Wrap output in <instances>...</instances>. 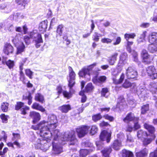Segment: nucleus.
I'll return each instance as SVG.
<instances>
[{
	"label": "nucleus",
	"mask_w": 157,
	"mask_h": 157,
	"mask_svg": "<svg viewBox=\"0 0 157 157\" xmlns=\"http://www.w3.org/2000/svg\"><path fill=\"white\" fill-rule=\"evenodd\" d=\"M139 119V117H135L134 113L130 112L127 115L126 117L123 119V120L124 122L128 123L131 121H137Z\"/></svg>",
	"instance_id": "15"
},
{
	"label": "nucleus",
	"mask_w": 157,
	"mask_h": 157,
	"mask_svg": "<svg viewBox=\"0 0 157 157\" xmlns=\"http://www.w3.org/2000/svg\"><path fill=\"white\" fill-rule=\"evenodd\" d=\"M152 138H145L143 141V144L144 146H146L151 143L152 141Z\"/></svg>",
	"instance_id": "56"
},
{
	"label": "nucleus",
	"mask_w": 157,
	"mask_h": 157,
	"mask_svg": "<svg viewBox=\"0 0 157 157\" xmlns=\"http://www.w3.org/2000/svg\"><path fill=\"white\" fill-rule=\"evenodd\" d=\"M44 130L37 131V133L40 135V138H37L34 136L32 141L37 149H40L44 151H46L50 146V144L48 141L50 140L52 137L54 138V141L52 142V149L54 153L59 154L62 152L61 144L58 143L57 140L61 141L67 140L69 142V145L77 144V140L76 137L75 132L74 131H67L64 132L62 136H60V133L58 129L51 130L49 127H44Z\"/></svg>",
	"instance_id": "1"
},
{
	"label": "nucleus",
	"mask_w": 157,
	"mask_h": 157,
	"mask_svg": "<svg viewBox=\"0 0 157 157\" xmlns=\"http://www.w3.org/2000/svg\"><path fill=\"white\" fill-rule=\"evenodd\" d=\"M98 130V127L95 125H93L91 127L90 133L92 135H93L97 133Z\"/></svg>",
	"instance_id": "44"
},
{
	"label": "nucleus",
	"mask_w": 157,
	"mask_h": 157,
	"mask_svg": "<svg viewBox=\"0 0 157 157\" xmlns=\"http://www.w3.org/2000/svg\"><path fill=\"white\" fill-rule=\"evenodd\" d=\"M35 98L36 101L40 102L41 103H43L44 101L43 96L39 93H38L36 94Z\"/></svg>",
	"instance_id": "38"
},
{
	"label": "nucleus",
	"mask_w": 157,
	"mask_h": 157,
	"mask_svg": "<svg viewBox=\"0 0 157 157\" xmlns=\"http://www.w3.org/2000/svg\"><path fill=\"white\" fill-rule=\"evenodd\" d=\"M24 16L22 13H17L13 16V18L16 21H20L21 19L23 18Z\"/></svg>",
	"instance_id": "42"
},
{
	"label": "nucleus",
	"mask_w": 157,
	"mask_h": 157,
	"mask_svg": "<svg viewBox=\"0 0 157 157\" xmlns=\"http://www.w3.org/2000/svg\"><path fill=\"white\" fill-rule=\"evenodd\" d=\"M128 55L126 52L121 53L120 56L119 60L117 65L118 67H122L128 59Z\"/></svg>",
	"instance_id": "16"
},
{
	"label": "nucleus",
	"mask_w": 157,
	"mask_h": 157,
	"mask_svg": "<svg viewBox=\"0 0 157 157\" xmlns=\"http://www.w3.org/2000/svg\"><path fill=\"white\" fill-rule=\"evenodd\" d=\"M126 41L127 42V45L126 46L127 50L129 53H131L133 58L134 61L136 63H138V60L137 57L138 54L137 53L134 51H133L132 52L131 47L132 45L133 42H130L128 40Z\"/></svg>",
	"instance_id": "13"
},
{
	"label": "nucleus",
	"mask_w": 157,
	"mask_h": 157,
	"mask_svg": "<svg viewBox=\"0 0 157 157\" xmlns=\"http://www.w3.org/2000/svg\"><path fill=\"white\" fill-rule=\"evenodd\" d=\"M146 71L148 76L152 79H154L157 78V73L153 66L148 67L146 68Z\"/></svg>",
	"instance_id": "12"
},
{
	"label": "nucleus",
	"mask_w": 157,
	"mask_h": 157,
	"mask_svg": "<svg viewBox=\"0 0 157 157\" xmlns=\"http://www.w3.org/2000/svg\"><path fill=\"white\" fill-rule=\"evenodd\" d=\"M20 36V34H16L15 38L12 40L13 42L17 47V54H21L24 51L25 48V46L24 43L19 41Z\"/></svg>",
	"instance_id": "6"
},
{
	"label": "nucleus",
	"mask_w": 157,
	"mask_h": 157,
	"mask_svg": "<svg viewBox=\"0 0 157 157\" xmlns=\"http://www.w3.org/2000/svg\"><path fill=\"white\" fill-rule=\"evenodd\" d=\"M127 124H128L127 126L126 127L125 130L127 132H131L132 131L133 129V127H132V126H131L130 125L129 123Z\"/></svg>",
	"instance_id": "62"
},
{
	"label": "nucleus",
	"mask_w": 157,
	"mask_h": 157,
	"mask_svg": "<svg viewBox=\"0 0 157 157\" xmlns=\"http://www.w3.org/2000/svg\"><path fill=\"white\" fill-rule=\"evenodd\" d=\"M30 117L33 119V124H35L40 119V114L35 111H32L30 112Z\"/></svg>",
	"instance_id": "17"
},
{
	"label": "nucleus",
	"mask_w": 157,
	"mask_h": 157,
	"mask_svg": "<svg viewBox=\"0 0 157 157\" xmlns=\"http://www.w3.org/2000/svg\"><path fill=\"white\" fill-rule=\"evenodd\" d=\"M48 21L47 20L42 21L40 23L39 29L40 32L43 33L46 31L47 27Z\"/></svg>",
	"instance_id": "23"
},
{
	"label": "nucleus",
	"mask_w": 157,
	"mask_h": 157,
	"mask_svg": "<svg viewBox=\"0 0 157 157\" xmlns=\"http://www.w3.org/2000/svg\"><path fill=\"white\" fill-rule=\"evenodd\" d=\"M148 39L149 42L151 44H157V33H152L150 34Z\"/></svg>",
	"instance_id": "24"
},
{
	"label": "nucleus",
	"mask_w": 157,
	"mask_h": 157,
	"mask_svg": "<svg viewBox=\"0 0 157 157\" xmlns=\"http://www.w3.org/2000/svg\"><path fill=\"white\" fill-rule=\"evenodd\" d=\"M56 90L58 95H59L62 93H63V89L61 86H58L57 87Z\"/></svg>",
	"instance_id": "63"
},
{
	"label": "nucleus",
	"mask_w": 157,
	"mask_h": 157,
	"mask_svg": "<svg viewBox=\"0 0 157 157\" xmlns=\"http://www.w3.org/2000/svg\"><path fill=\"white\" fill-rule=\"evenodd\" d=\"M75 84V83H68V86L69 87V92L72 94V95L74 92V90L73 89L72 87L74 86Z\"/></svg>",
	"instance_id": "60"
},
{
	"label": "nucleus",
	"mask_w": 157,
	"mask_h": 157,
	"mask_svg": "<svg viewBox=\"0 0 157 157\" xmlns=\"http://www.w3.org/2000/svg\"><path fill=\"white\" fill-rule=\"evenodd\" d=\"M109 90L108 88L107 87L102 88L101 91V96L107 98L109 95Z\"/></svg>",
	"instance_id": "37"
},
{
	"label": "nucleus",
	"mask_w": 157,
	"mask_h": 157,
	"mask_svg": "<svg viewBox=\"0 0 157 157\" xmlns=\"http://www.w3.org/2000/svg\"><path fill=\"white\" fill-rule=\"evenodd\" d=\"M26 75L28 76L30 78H32L33 72L29 69L25 70Z\"/></svg>",
	"instance_id": "59"
},
{
	"label": "nucleus",
	"mask_w": 157,
	"mask_h": 157,
	"mask_svg": "<svg viewBox=\"0 0 157 157\" xmlns=\"http://www.w3.org/2000/svg\"><path fill=\"white\" fill-rule=\"evenodd\" d=\"M136 36L135 33H125L124 35V38L126 40H128L130 39H134Z\"/></svg>",
	"instance_id": "43"
},
{
	"label": "nucleus",
	"mask_w": 157,
	"mask_h": 157,
	"mask_svg": "<svg viewBox=\"0 0 157 157\" xmlns=\"http://www.w3.org/2000/svg\"><path fill=\"white\" fill-rule=\"evenodd\" d=\"M111 147H108L105 148L101 151V152L103 156L105 157H109V154L112 151Z\"/></svg>",
	"instance_id": "28"
},
{
	"label": "nucleus",
	"mask_w": 157,
	"mask_h": 157,
	"mask_svg": "<svg viewBox=\"0 0 157 157\" xmlns=\"http://www.w3.org/2000/svg\"><path fill=\"white\" fill-rule=\"evenodd\" d=\"M124 78V73H122L119 79H117L113 77V80L114 83L115 84H119L123 82Z\"/></svg>",
	"instance_id": "35"
},
{
	"label": "nucleus",
	"mask_w": 157,
	"mask_h": 157,
	"mask_svg": "<svg viewBox=\"0 0 157 157\" xmlns=\"http://www.w3.org/2000/svg\"><path fill=\"white\" fill-rule=\"evenodd\" d=\"M111 135V133L108 132L106 130H104L102 131L100 136L101 141H96V142L98 150H100L103 147L102 141H106L107 143H109L110 141Z\"/></svg>",
	"instance_id": "4"
},
{
	"label": "nucleus",
	"mask_w": 157,
	"mask_h": 157,
	"mask_svg": "<svg viewBox=\"0 0 157 157\" xmlns=\"http://www.w3.org/2000/svg\"><path fill=\"white\" fill-rule=\"evenodd\" d=\"M30 36L33 39V42L36 48H38L41 46L40 44L43 42L41 35L38 33L30 32Z\"/></svg>",
	"instance_id": "7"
},
{
	"label": "nucleus",
	"mask_w": 157,
	"mask_h": 157,
	"mask_svg": "<svg viewBox=\"0 0 157 157\" xmlns=\"http://www.w3.org/2000/svg\"><path fill=\"white\" fill-rule=\"evenodd\" d=\"M102 35L99 34L97 32H95L93 35V40L96 42H98L99 40V37H102Z\"/></svg>",
	"instance_id": "45"
},
{
	"label": "nucleus",
	"mask_w": 157,
	"mask_h": 157,
	"mask_svg": "<svg viewBox=\"0 0 157 157\" xmlns=\"http://www.w3.org/2000/svg\"><path fill=\"white\" fill-rule=\"evenodd\" d=\"M3 51L5 54L8 55L12 52L13 47L10 44H6L5 45Z\"/></svg>",
	"instance_id": "25"
},
{
	"label": "nucleus",
	"mask_w": 157,
	"mask_h": 157,
	"mask_svg": "<svg viewBox=\"0 0 157 157\" xmlns=\"http://www.w3.org/2000/svg\"><path fill=\"white\" fill-rule=\"evenodd\" d=\"M106 77L104 76H100L98 77H95L92 79V82L96 84L98 83L101 84L105 82Z\"/></svg>",
	"instance_id": "20"
},
{
	"label": "nucleus",
	"mask_w": 157,
	"mask_h": 157,
	"mask_svg": "<svg viewBox=\"0 0 157 157\" xmlns=\"http://www.w3.org/2000/svg\"><path fill=\"white\" fill-rule=\"evenodd\" d=\"M94 88V86L91 83H88L85 88V91L86 92H91L93 91Z\"/></svg>",
	"instance_id": "39"
},
{
	"label": "nucleus",
	"mask_w": 157,
	"mask_h": 157,
	"mask_svg": "<svg viewBox=\"0 0 157 157\" xmlns=\"http://www.w3.org/2000/svg\"><path fill=\"white\" fill-rule=\"evenodd\" d=\"M121 41V38L120 37H117L115 40L113 41V44L114 45H116L120 44Z\"/></svg>",
	"instance_id": "55"
},
{
	"label": "nucleus",
	"mask_w": 157,
	"mask_h": 157,
	"mask_svg": "<svg viewBox=\"0 0 157 157\" xmlns=\"http://www.w3.org/2000/svg\"><path fill=\"white\" fill-rule=\"evenodd\" d=\"M116 106L117 108H119L120 110L122 109L126 106V102L122 96H120L118 98Z\"/></svg>",
	"instance_id": "18"
},
{
	"label": "nucleus",
	"mask_w": 157,
	"mask_h": 157,
	"mask_svg": "<svg viewBox=\"0 0 157 157\" xmlns=\"http://www.w3.org/2000/svg\"><path fill=\"white\" fill-rule=\"evenodd\" d=\"M148 50L150 52L153 53L157 51V44H151L148 47Z\"/></svg>",
	"instance_id": "36"
},
{
	"label": "nucleus",
	"mask_w": 157,
	"mask_h": 157,
	"mask_svg": "<svg viewBox=\"0 0 157 157\" xmlns=\"http://www.w3.org/2000/svg\"><path fill=\"white\" fill-rule=\"evenodd\" d=\"M144 126L145 128L147 129L150 133L151 134L154 133L155 131V128L153 126L146 123L144 124ZM152 135L153 136L152 138L154 139L155 136L154 135L152 134Z\"/></svg>",
	"instance_id": "27"
},
{
	"label": "nucleus",
	"mask_w": 157,
	"mask_h": 157,
	"mask_svg": "<svg viewBox=\"0 0 157 157\" xmlns=\"http://www.w3.org/2000/svg\"><path fill=\"white\" fill-rule=\"evenodd\" d=\"M118 55V54L117 52H115L108 57L107 61L110 65H113L117 61Z\"/></svg>",
	"instance_id": "19"
},
{
	"label": "nucleus",
	"mask_w": 157,
	"mask_h": 157,
	"mask_svg": "<svg viewBox=\"0 0 157 157\" xmlns=\"http://www.w3.org/2000/svg\"><path fill=\"white\" fill-rule=\"evenodd\" d=\"M126 75L128 79H136L138 74L134 67H129L126 70Z\"/></svg>",
	"instance_id": "8"
},
{
	"label": "nucleus",
	"mask_w": 157,
	"mask_h": 157,
	"mask_svg": "<svg viewBox=\"0 0 157 157\" xmlns=\"http://www.w3.org/2000/svg\"><path fill=\"white\" fill-rule=\"evenodd\" d=\"M103 117L105 119L109 120L111 121H113L114 120V118L113 117L109 116L108 114L105 115Z\"/></svg>",
	"instance_id": "61"
},
{
	"label": "nucleus",
	"mask_w": 157,
	"mask_h": 157,
	"mask_svg": "<svg viewBox=\"0 0 157 157\" xmlns=\"http://www.w3.org/2000/svg\"><path fill=\"white\" fill-rule=\"evenodd\" d=\"M147 135V133L146 132H144L143 130H139L137 133V136L139 138H144V136Z\"/></svg>",
	"instance_id": "49"
},
{
	"label": "nucleus",
	"mask_w": 157,
	"mask_h": 157,
	"mask_svg": "<svg viewBox=\"0 0 157 157\" xmlns=\"http://www.w3.org/2000/svg\"><path fill=\"white\" fill-rule=\"evenodd\" d=\"M147 149L144 148L141 151L136 152V157H145L147 155Z\"/></svg>",
	"instance_id": "34"
},
{
	"label": "nucleus",
	"mask_w": 157,
	"mask_h": 157,
	"mask_svg": "<svg viewBox=\"0 0 157 157\" xmlns=\"http://www.w3.org/2000/svg\"><path fill=\"white\" fill-rule=\"evenodd\" d=\"M57 125L56 116L54 115H51L48 116L47 121H41L36 125H32V128L39 131L41 130H44L43 128L45 127H49L51 130L55 129Z\"/></svg>",
	"instance_id": "3"
},
{
	"label": "nucleus",
	"mask_w": 157,
	"mask_h": 157,
	"mask_svg": "<svg viewBox=\"0 0 157 157\" xmlns=\"http://www.w3.org/2000/svg\"><path fill=\"white\" fill-rule=\"evenodd\" d=\"M102 118V116L100 113H98L92 116V120L95 122L100 120Z\"/></svg>",
	"instance_id": "51"
},
{
	"label": "nucleus",
	"mask_w": 157,
	"mask_h": 157,
	"mask_svg": "<svg viewBox=\"0 0 157 157\" xmlns=\"http://www.w3.org/2000/svg\"><path fill=\"white\" fill-rule=\"evenodd\" d=\"M32 107L34 109H35L44 112L45 111V109L39 104L36 102H35L33 104Z\"/></svg>",
	"instance_id": "32"
},
{
	"label": "nucleus",
	"mask_w": 157,
	"mask_h": 157,
	"mask_svg": "<svg viewBox=\"0 0 157 157\" xmlns=\"http://www.w3.org/2000/svg\"><path fill=\"white\" fill-rule=\"evenodd\" d=\"M0 117L3 123H7L8 120L7 116H6L5 114H2L0 115Z\"/></svg>",
	"instance_id": "57"
},
{
	"label": "nucleus",
	"mask_w": 157,
	"mask_h": 157,
	"mask_svg": "<svg viewBox=\"0 0 157 157\" xmlns=\"http://www.w3.org/2000/svg\"><path fill=\"white\" fill-rule=\"evenodd\" d=\"M63 94L64 97L65 98H67V99H69L72 96V94L66 90L63 91Z\"/></svg>",
	"instance_id": "54"
},
{
	"label": "nucleus",
	"mask_w": 157,
	"mask_h": 157,
	"mask_svg": "<svg viewBox=\"0 0 157 157\" xmlns=\"http://www.w3.org/2000/svg\"><path fill=\"white\" fill-rule=\"evenodd\" d=\"M122 86L125 88L131 87L134 91L136 92L141 101H144L149 96V91L147 90L144 86H142L140 84L137 87L135 83H131L126 79L122 84Z\"/></svg>",
	"instance_id": "2"
},
{
	"label": "nucleus",
	"mask_w": 157,
	"mask_h": 157,
	"mask_svg": "<svg viewBox=\"0 0 157 157\" xmlns=\"http://www.w3.org/2000/svg\"><path fill=\"white\" fill-rule=\"evenodd\" d=\"M138 121L136 122H134V128L135 130H136L137 129H139L140 127V125L138 124Z\"/></svg>",
	"instance_id": "64"
},
{
	"label": "nucleus",
	"mask_w": 157,
	"mask_h": 157,
	"mask_svg": "<svg viewBox=\"0 0 157 157\" xmlns=\"http://www.w3.org/2000/svg\"><path fill=\"white\" fill-rule=\"evenodd\" d=\"M149 88L150 92L153 95L154 99L155 101V106L157 107V82H151Z\"/></svg>",
	"instance_id": "9"
},
{
	"label": "nucleus",
	"mask_w": 157,
	"mask_h": 157,
	"mask_svg": "<svg viewBox=\"0 0 157 157\" xmlns=\"http://www.w3.org/2000/svg\"><path fill=\"white\" fill-rule=\"evenodd\" d=\"M6 64L9 69L12 68L14 66V62L13 61L9 59L6 62Z\"/></svg>",
	"instance_id": "53"
},
{
	"label": "nucleus",
	"mask_w": 157,
	"mask_h": 157,
	"mask_svg": "<svg viewBox=\"0 0 157 157\" xmlns=\"http://www.w3.org/2000/svg\"><path fill=\"white\" fill-rule=\"evenodd\" d=\"M149 108L148 104H146L142 106L141 108V114H145L148 110Z\"/></svg>",
	"instance_id": "48"
},
{
	"label": "nucleus",
	"mask_w": 157,
	"mask_h": 157,
	"mask_svg": "<svg viewBox=\"0 0 157 157\" xmlns=\"http://www.w3.org/2000/svg\"><path fill=\"white\" fill-rule=\"evenodd\" d=\"M96 63H94L93 64L89 65L87 67H84L80 70L79 73L78 75L79 77H84L87 78V80H89L90 78V71H91L93 68L96 66Z\"/></svg>",
	"instance_id": "5"
},
{
	"label": "nucleus",
	"mask_w": 157,
	"mask_h": 157,
	"mask_svg": "<svg viewBox=\"0 0 157 157\" xmlns=\"http://www.w3.org/2000/svg\"><path fill=\"white\" fill-rule=\"evenodd\" d=\"M141 56L143 59V62L145 64L150 63L153 59V58L148 55L147 51L145 50L142 51Z\"/></svg>",
	"instance_id": "14"
},
{
	"label": "nucleus",
	"mask_w": 157,
	"mask_h": 157,
	"mask_svg": "<svg viewBox=\"0 0 157 157\" xmlns=\"http://www.w3.org/2000/svg\"><path fill=\"white\" fill-rule=\"evenodd\" d=\"M30 0H16V2L18 4L19 6H21V9L25 8L26 5L29 3Z\"/></svg>",
	"instance_id": "31"
},
{
	"label": "nucleus",
	"mask_w": 157,
	"mask_h": 157,
	"mask_svg": "<svg viewBox=\"0 0 157 157\" xmlns=\"http://www.w3.org/2000/svg\"><path fill=\"white\" fill-rule=\"evenodd\" d=\"M15 109L18 110L20 109L21 114L24 115L27 113V111L29 109V107L24 105V103L21 102H17L15 106Z\"/></svg>",
	"instance_id": "10"
},
{
	"label": "nucleus",
	"mask_w": 157,
	"mask_h": 157,
	"mask_svg": "<svg viewBox=\"0 0 157 157\" xmlns=\"http://www.w3.org/2000/svg\"><path fill=\"white\" fill-rule=\"evenodd\" d=\"M13 137L12 138V140L14 141V145H16L17 147H20V145L18 142V140L20 138V135L18 133H13L12 134Z\"/></svg>",
	"instance_id": "22"
},
{
	"label": "nucleus",
	"mask_w": 157,
	"mask_h": 157,
	"mask_svg": "<svg viewBox=\"0 0 157 157\" xmlns=\"http://www.w3.org/2000/svg\"><path fill=\"white\" fill-rule=\"evenodd\" d=\"M121 147V142L118 140H115L113 144L112 147L115 150H119Z\"/></svg>",
	"instance_id": "30"
},
{
	"label": "nucleus",
	"mask_w": 157,
	"mask_h": 157,
	"mask_svg": "<svg viewBox=\"0 0 157 157\" xmlns=\"http://www.w3.org/2000/svg\"><path fill=\"white\" fill-rule=\"evenodd\" d=\"M4 146V144L2 142L0 144V155H5L6 153L8 150L7 147H5L3 150V151H2L1 150H2V147Z\"/></svg>",
	"instance_id": "46"
},
{
	"label": "nucleus",
	"mask_w": 157,
	"mask_h": 157,
	"mask_svg": "<svg viewBox=\"0 0 157 157\" xmlns=\"http://www.w3.org/2000/svg\"><path fill=\"white\" fill-rule=\"evenodd\" d=\"M101 41L103 43L109 44L111 43L112 40L111 39L108 38H104L102 39Z\"/></svg>",
	"instance_id": "58"
},
{
	"label": "nucleus",
	"mask_w": 157,
	"mask_h": 157,
	"mask_svg": "<svg viewBox=\"0 0 157 157\" xmlns=\"http://www.w3.org/2000/svg\"><path fill=\"white\" fill-rule=\"evenodd\" d=\"M85 146L86 147H89L90 148V149H88L89 151H92L94 150V147H93V144L92 143L89 141H86L85 142Z\"/></svg>",
	"instance_id": "52"
},
{
	"label": "nucleus",
	"mask_w": 157,
	"mask_h": 157,
	"mask_svg": "<svg viewBox=\"0 0 157 157\" xmlns=\"http://www.w3.org/2000/svg\"><path fill=\"white\" fill-rule=\"evenodd\" d=\"M30 39H31V37L30 36V32L28 33V35H25L24 36V41L27 45H29L30 43Z\"/></svg>",
	"instance_id": "47"
},
{
	"label": "nucleus",
	"mask_w": 157,
	"mask_h": 157,
	"mask_svg": "<svg viewBox=\"0 0 157 157\" xmlns=\"http://www.w3.org/2000/svg\"><path fill=\"white\" fill-rule=\"evenodd\" d=\"M90 151L87 149H82L79 152L80 157H85Z\"/></svg>",
	"instance_id": "40"
},
{
	"label": "nucleus",
	"mask_w": 157,
	"mask_h": 157,
	"mask_svg": "<svg viewBox=\"0 0 157 157\" xmlns=\"http://www.w3.org/2000/svg\"><path fill=\"white\" fill-rule=\"evenodd\" d=\"M69 71V79L68 80V83H75V79L76 75L73 71L72 68L71 67H68Z\"/></svg>",
	"instance_id": "21"
},
{
	"label": "nucleus",
	"mask_w": 157,
	"mask_h": 157,
	"mask_svg": "<svg viewBox=\"0 0 157 157\" xmlns=\"http://www.w3.org/2000/svg\"><path fill=\"white\" fill-rule=\"evenodd\" d=\"M59 109L63 113H67L71 109L70 105H64L59 107Z\"/></svg>",
	"instance_id": "26"
},
{
	"label": "nucleus",
	"mask_w": 157,
	"mask_h": 157,
	"mask_svg": "<svg viewBox=\"0 0 157 157\" xmlns=\"http://www.w3.org/2000/svg\"><path fill=\"white\" fill-rule=\"evenodd\" d=\"M122 156L123 157H133L134 155L132 151L124 149L122 150Z\"/></svg>",
	"instance_id": "33"
},
{
	"label": "nucleus",
	"mask_w": 157,
	"mask_h": 157,
	"mask_svg": "<svg viewBox=\"0 0 157 157\" xmlns=\"http://www.w3.org/2000/svg\"><path fill=\"white\" fill-rule=\"evenodd\" d=\"M23 99L28 100V103L29 105H30L32 102V97L31 96V94L30 93H28V95H26V96H23Z\"/></svg>",
	"instance_id": "41"
},
{
	"label": "nucleus",
	"mask_w": 157,
	"mask_h": 157,
	"mask_svg": "<svg viewBox=\"0 0 157 157\" xmlns=\"http://www.w3.org/2000/svg\"><path fill=\"white\" fill-rule=\"evenodd\" d=\"M89 127L87 126L82 125L76 129V131L79 138L83 137L87 133Z\"/></svg>",
	"instance_id": "11"
},
{
	"label": "nucleus",
	"mask_w": 157,
	"mask_h": 157,
	"mask_svg": "<svg viewBox=\"0 0 157 157\" xmlns=\"http://www.w3.org/2000/svg\"><path fill=\"white\" fill-rule=\"evenodd\" d=\"M64 27L62 25H60L57 27L56 34V36L57 38L58 36L60 37L62 35L63 32L64 30Z\"/></svg>",
	"instance_id": "29"
},
{
	"label": "nucleus",
	"mask_w": 157,
	"mask_h": 157,
	"mask_svg": "<svg viewBox=\"0 0 157 157\" xmlns=\"http://www.w3.org/2000/svg\"><path fill=\"white\" fill-rule=\"evenodd\" d=\"M9 104L6 102H4L1 105V108L2 111L4 112H6L8 108Z\"/></svg>",
	"instance_id": "50"
}]
</instances>
